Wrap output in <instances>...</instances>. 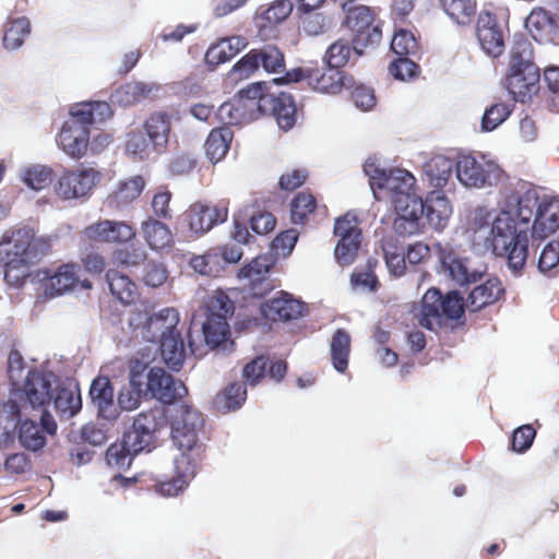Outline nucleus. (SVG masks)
<instances>
[{"label": "nucleus", "instance_id": "obj_5", "mask_svg": "<svg viewBox=\"0 0 559 559\" xmlns=\"http://www.w3.org/2000/svg\"><path fill=\"white\" fill-rule=\"evenodd\" d=\"M274 81L276 84L306 81L311 90L326 95H337L343 90L354 86V78L344 70L331 66L323 69L317 63L292 69Z\"/></svg>", "mask_w": 559, "mask_h": 559}, {"label": "nucleus", "instance_id": "obj_27", "mask_svg": "<svg viewBox=\"0 0 559 559\" xmlns=\"http://www.w3.org/2000/svg\"><path fill=\"white\" fill-rule=\"evenodd\" d=\"M265 115H272L282 130H290L297 120V107L288 93L269 94L264 97Z\"/></svg>", "mask_w": 559, "mask_h": 559}, {"label": "nucleus", "instance_id": "obj_35", "mask_svg": "<svg viewBox=\"0 0 559 559\" xmlns=\"http://www.w3.org/2000/svg\"><path fill=\"white\" fill-rule=\"evenodd\" d=\"M160 353L165 364L174 371H179L183 365L186 350L179 332L163 333Z\"/></svg>", "mask_w": 559, "mask_h": 559}, {"label": "nucleus", "instance_id": "obj_62", "mask_svg": "<svg viewBox=\"0 0 559 559\" xmlns=\"http://www.w3.org/2000/svg\"><path fill=\"white\" fill-rule=\"evenodd\" d=\"M53 177V171L47 166H34L24 173V182L34 190L47 188Z\"/></svg>", "mask_w": 559, "mask_h": 559}, {"label": "nucleus", "instance_id": "obj_30", "mask_svg": "<svg viewBox=\"0 0 559 559\" xmlns=\"http://www.w3.org/2000/svg\"><path fill=\"white\" fill-rule=\"evenodd\" d=\"M141 230L146 245L157 252L173 248L174 235L167 224L154 217H148L141 223Z\"/></svg>", "mask_w": 559, "mask_h": 559}, {"label": "nucleus", "instance_id": "obj_40", "mask_svg": "<svg viewBox=\"0 0 559 559\" xmlns=\"http://www.w3.org/2000/svg\"><path fill=\"white\" fill-rule=\"evenodd\" d=\"M352 338L344 329H337L331 338V361L336 371L343 373L348 367Z\"/></svg>", "mask_w": 559, "mask_h": 559}, {"label": "nucleus", "instance_id": "obj_33", "mask_svg": "<svg viewBox=\"0 0 559 559\" xmlns=\"http://www.w3.org/2000/svg\"><path fill=\"white\" fill-rule=\"evenodd\" d=\"M106 278L111 295L122 305H131L139 298L138 286L128 275L116 270H108Z\"/></svg>", "mask_w": 559, "mask_h": 559}, {"label": "nucleus", "instance_id": "obj_26", "mask_svg": "<svg viewBox=\"0 0 559 559\" xmlns=\"http://www.w3.org/2000/svg\"><path fill=\"white\" fill-rule=\"evenodd\" d=\"M171 129L173 120L167 111H154L145 119L143 130L154 153L163 154L167 151Z\"/></svg>", "mask_w": 559, "mask_h": 559}, {"label": "nucleus", "instance_id": "obj_7", "mask_svg": "<svg viewBox=\"0 0 559 559\" xmlns=\"http://www.w3.org/2000/svg\"><path fill=\"white\" fill-rule=\"evenodd\" d=\"M343 12L345 17L342 25L352 33L355 53L361 56L365 48L378 45L381 41L382 31L377 22L376 13L370 7L343 4Z\"/></svg>", "mask_w": 559, "mask_h": 559}, {"label": "nucleus", "instance_id": "obj_54", "mask_svg": "<svg viewBox=\"0 0 559 559\" xmlns=\"http://www.w3.org/2000/svg\"><path fill=\"white\" fill-rule=\"evenodd\" d=\"M126 152L141 160L147 159L153 152L150 139L145 131H132L128 134L126 141Z\"/></svg>", "mask_w": 559, "mask_h": 559}, {"label": "nucleus", "instance_id": "obj_18", "mask_svg": "<svg viewBox=\"0 0 559 559\" xmlns=\"http://www.w3.org/2000/svg\"><path fill=\"white\" fill-rule=\"evenodd\" d=\"M476 37L481 49L491 58H499L506 48L504 32L498 17L489 11H481L476 23Z\"/></svg>", "mask_w": 559, "mask_h": 559}, {"label": "nucleus", "instance_id": "obj_38", "mask_svg": "<svg viewBox=\"0 0 559 559\" xmlns=\"http://www.w3.org/2000/svg\"><path fill=\"white\" fill-rule=\"evenodd\" d=\"M453 167L454 164L451 158L444 155H436L425 164L424 173L430 186L442 189L451 178Z\"/></svg>", "mask_w": 559, "mask_h": 559}, {"label": "nucleus", "instance_id": "obj_14", "mask_svg": "<svg viewBox=\"0 0 559 559\" xmlns=\"http://www.w3.org/2000/svg\"><path fill=\"white\" fill-rule=\"evenodd\" d=\"M273 261L267 255H258L251 262L242 266L238 272V278L248 283L245 289L253 298H262L274 289V283L270 277Z\"/></svg>", "mask_w": 559, "mask_h": 559}, {"label": "nucleus", "instance_id": "obj_61", "mask_svg": "<svg viewBox=\"0 0 559 559\" xmlns=\"http://www.w3.org/2000/svg\"><path fill=\"white\" fill-rule=\"evenodd\" d=\"M260 69L254 48L242 56L231 68L230 75L235 80H246Z\"/></svg>", "mask_w": 559, "mask_h": 559}, {"label": "nucleus", "instance_id": "obj_15", "mask_svg": "<svg viewBox=\"0 0 559 559\" xmlns=\"http://www.w3.org/2000/svg\"><path fill=\"white\" fill-rule=\"evenodd\" d=\"M381 188L378 193L389 198L394 207L411 205L415 200H423L415 193V177L407 170H390L388 177L380 178Z\"/></svg>", "mask_w": 559, "mask_h": 559}, {"label": "nucleus", "instance_id": "obj_25", "mask_svg": "<svg viewBox=\"0 0 559 559\" xmlns=\"http://www.w3.org/2000/svg\"><path fill=\"white\" fill-rule=\"evenodd\" d=\"M559 229V198L544 195L536 210L532 236L544 240Z\"/></svg>", "mask_w": 559, "mask_h": 559}, {"label": "nucleus", "instance_id": "obj_55", "mask_svg": "<svg viewBox=\"0 0 559 559\" xmlns=\"http://www.w3.org/2000/svg\"><path fill=\"white\" fill-rule=\"evenodd\" d=\"M114 259L126 266H140L147 260V252L141 245L130 243L114 252Z\"/></svg>", "mask_w": 559, "mask_h": 559}, {"label": "nucleus", "instance_id": "obj_28", "mask_svg": "<svg viewBox=\"0 0 559 559\" xmlns=\"http://www.w3.org/2000/svg\"><path fill=\"white\" fill-rule=\"evenodd\" d=\"M441 263L448 275L460 286H468L480 281L485 271L473 269L471 261L460 258L454 252H443Z\"/></svg>", "mask_w": 559, "mask_h": 559}, {"label": "nucleus", "instance_id": "obj_21", "mask_svg": "<svg viewBox=\"0 0 559 559\" xmlns=\"http://www.w3.org/2000/svg\"><path fill=\"white\" fill-rule=\"evenodd\" d=\"M261 314L264 319L273 322H289L301 318L307 311V305L293 295L281 292L261 304Z\"/></svg>", "mask_w": 559, "mask_h": 559}, {"label": "nucleus", "instance_id": "obj_45", "mask_svg": "<svg viewBox=\"0 0 559 559\" xmlns=\"http://www.w3.org/2000/svg\"><path fill=\"white\" fill-rule=\"evenodd\" d=\"M31 33V23L26 17L9 20L2 38L3 46L9 50L20 48Z\"/></svg>", "mask_w": 559, "mask_h": 559}, {"label": "nucleus", "instance_id": "obj_57", "mask_svg": "<svg viewBox=\"0 0 559 559\" xmlns=\"http://www.w3.org/2000/svg\"><path fill=\"white\" fill-rule=\"evenodd\" d=\"M206 309L207 314H217L228 319L234 314L235 304L225 292L217 289L209 297Z\"/></svg>", "mask_w": 559, "mask_h": 559}, {"label": "nucleus", "instance_id": "obj_16", "mask_svg": "<svg viewBox=\"0 0 559 559\" xmlns=\"http://www.w3.org/2000/svg\"><path fill=\"white\" fill-rule=\"evenodd\" d=\"M83 235L91 242L127 243L135 238L136 230L124 221L99 219L86 226Z\"/></svg>", "mask_w": 559, "mask_h": 559}, {"label": "nucleus", "instance_id": "obj_59", "mask_svg": "<svg viewBox=\"0 0 559 559\" xmlns=\"http://www.w3.org/2000/svg\"><path fill=\"white\" fill-rule=\"evenodd\" d=\"M143 265L141 280L146 286L159 287L166 283L168 271L164 263L147 259Z\"/></svg>", "mask_w": 559, "mask_h": 559}, {"label": "nucleus", "instance_id": "obj_20", "mask_svg": "<svg viewBox=\"0 0 559 559\" xmlns=\"http://www.w3.org/2000/svg\"><path fill=\"white\" fill-rule=\"evenodd\" d=\"M81 266L76 263H63L59 265L53 272L45 270L44 286L47 296H60L70 292L81 283L82 287L91 288L92 284L87 280L80 281Z\"/></svg>", "mask_w": 559, "mask_h": 559}, {"label": "nucleus", "instance_id": "obj_37", "mask_svg": "<svg viewBox=\"0 0 559 559\" xmlns=\"http://www.w3.org/2000/svg\"><path fill=\"white\" fill-rule=\"evenodd\" d=\"M53 404L56 411L61 416H74L82 408V400L79 385L73 383L59 385L56 389Z\"/></svg>", "mask_w": 559, "mask_h": 559}, {"label": "nucleus", "instance_id": "obj_12", "mask_svg": "<svg viewBox=\"0 0 559 559\" xmlns=\"http://www.w3.org/2000/svg\"><path fill=\"white\" fill-rule=\"evenodd\" d=\"M525 28L539 44L559 45V10L542 5L532 8L525 19Z\"/></svg>", "mask_w": 559, "mask_h": 559}, {"label": "nucleus", "instance_id": "obj_31", "mask_svg": "<svg viewBox=\"0 0 559 559\" xmlns=\"http://www.w3.org/2000/svg\"><path fill=\"white\" fill-rule=\"evenodd\" d=\"M423 203L428 224L436 230H442L452 214L449 200L440 191H431Z\"/></svg>", "mask_w": 559, "mask_h": 559}, {"label": "nucleus", "instance_id": "obj_41", "mask_svg": "<svg viewBox=\"0 0 559 559\" xmlns=\"http://www.w3.org/2000/svg\"><path fill=\"white\" fill-rule=\"evenodd\" d=\"M293 4L288 0H276L257 16L259 33L272 28L285 21L292 13Z\"/></svg>", "mask_w": 559, "mask_h": 559}, {"label": "nucleus", "instance_id": "obj_4", "mask_svg": "<svg viewBox=\"0 0 559 559\" xmlns=\"http://www.w3.org/2000/svg\"><path fill=\"white\" fill-rule=\"evenodd\" d=\"M204 417L190 404L182 403L171 423V440L180 451L178 456H186L190 462L200 464L205 456V444L200 441L199 433L204 428Z\"/></svg>", "mask_w": 559, "mask_h": 559}, {"label": "nucleus", "instance_id": "obj_24", "mask_svg": "<svg viewBox=\"0 0 559 559\" xmlns=\"http://www.w3.org/2000/svg\"><path fill=\"white\" fill-rule=\"evenodd\" d=\"M174 464V477L166 480H156L153 485V489L163 497H176L182 492L201 466L190 462L186 456H176Z\"/></svg>", "mask_w": 559, "mask_h": 559}, {"label": "nucleus", "instance_id": "obj_44", "mask_svg": "<svg viewBox=\"0 0 559 559\" xmlns=\"http://www.w3.org/2000/svg\"><path fill=\"white\" fill-rule=\"evenodd\" d=\"M70 114L73 117H80L86 124L92 127L95 122H102L111 117L112 111L106 102H90L72 108Z\"/></svg>", "mask_w": 559, "mask_h": 559}, {"label": "nucleus", "instance_id": "obj_43", "mask_svg": "<svg viewBox=\"0 0 559 559\" xmlns=\"http://www.w3.org/2000/svg\"><path fill=\"white\" fill-rule=\"evenodd\" d=\"M445 13L457 24H469L476 14V0H440Z\"/></svg>", "mask_w": 559, "mask_h": 559}, {"label": "nucleus", "instance_id": "obj_47", "mask_svg": "<svg viewBox=\"0 0 559 559\" xmlns=\"http://www.w3.org/2000/svg\"><path fill=\"white\" fill-rule=\"evenodd\" d=\"M318 207L316 197L307 191L298 192L290 202V219L294 224H305Z\"/></svg>", "mask_w": 559, "mask_h": 559}, {"label": "nucleus", "instance_id": "obj_23", "mask_svg": "<svg viewBox=\"0 0 559 559\" xmlns=\"http://www.w3.org/2000/svg\"><path fill=\"white\" fill-rule=\"evenodd\" d=\"M88 394L93 406L97 409L98 417L109 421L119 417L120 412L116 404L115 389L108 377H96L91 383Z\"/></svg>", "mask_w": 559, "mask_h": 559}, {"label": "nucleus", "instance_id": "obj_2", "mask_svg": "<svg viewBox=\"0 0 559 559\" xmlns=\"http://www.w3.org/2000/svg\"><path fill=\"white\" fill-rule=\"evenodd\" d=\"M503 296L504 288L497 277L476 285L465 302L456 290L442 295L438 288L432 287L421 298L418 323L427 330L437 331L447 326L450 321L460 320L464 316L465 307L471 311H479L496 304Z\"/></svg>", "mask_w": 559, "mask_h": 559}, {"label": "nucleus", "instance_id": "obj_10", "mask_svg": "<svg viewBox=\"0 0 559 559\" xmlns=\"http://www.w3.org/2000/svg\"><path fill=\"white\" fill-rule=\"evenodd\" d=\"M102 175L94 168L66 169L55 185L56 194L62 200L88 198Z\"/></svg>", "mask_w": 559, "mask_h": 559}, {"label": "nucleus", "instance_id": "obj_63", "mask_svg": "<svg viewBox=\"0 0 559 559\" xmlns=\"http://www.w3.org/2000/svg\"><path fill=\"white\" fill-rule=\"evenodd\" d=\"M234 104L236 105L237 110L246 122H250L265 115L264 110V97L260 98L258 103L252 100H247L243 96L235 95L233 97Z\"/></svg>", "mask_w": 559, "mask_h": 559}, {"label": "nucleus", "instance_id": "obj_22", "mask_svg": "<svg viewBox=\"0 0 559 559\" xmlns=\"http://www.w3.org/2000/svg\"><path fill=\"white\" fill-rule=\"evenodd\" d=\"M57 424L53 417L44 411L40 415V421L31 419L21 421L19 428V439L21 444L29 451H38L46 445V436L55 435Z\"/></svg>", "mask_w": 559, "mask_h": 559}, {"label": "nucleus", "instance_id": "obj_39", "mask_svg": "<svg viewBox=\"0 0 559 559\" xmlns=\"http://www.w3.org/2000/svg\"><path fill=\"white\" fill-rule=\"evenodd\" d=\"M259 67L269 74H283L286 71V60L283 50L273 44H265L254 48Z\"/></svg>", "mask_w": 559, "mask_h": 559}, {"label": "nucleus", "instance_id": "obj_8", "mask_svg": "<svg viewBox=\"0 0 559 559\" xmlns=\"http://www.w3.org/2000/svg\"><path fill=\"white\" fill-rule=\"evenodd\" d=\"M456 177L459 181L468 188H484L491 186L503 175L498 165L477 159L472 154H463L455 163Z\"/></svg>", "mask_w": 559, "mask_h": 559}, {"label": "nucleus", "instance_id": "obj_6", "mask_svg": "<svg viewBox=\"0 0 559 559\" xmlns=\"http://www.w3.org/2000/svg\"><path fill=\"white\" fill-rule=\"evenodd\" d=\"M50 250V238L36 237L32 229L8 230L0 240V263L4 259L39 262Z\"/></svg>", "mask_w": 559, "mask_h": 559}, {"label": "nucleus", "instance_id": "obj_60", "mask_svg": "<svg viewBox=\"0 0 559 559\" xmlns=\"http://www.w3.org/2000/svg\"><path fill=\"white\" fill-rule=\"evenodd\" d=\"M391 49L400 57L412 56L417 53L418 43L412 32L400 29L391 40Z\"/></svg>", "mask_w": 559, "mask_h": 559}, {"label": "nucleus", "instance_id": "obj_50", "mask_svg": "<svg viewBox=\"0 0 559 559\" xmlns=\"http://www.w3.org/2000/svg\"><path fill=\"white\" fill-rule=\"evenodd\" d=\"M352 52H355L353 43L345 38H338L328 47L323 61L326 66L342 70L348 63Z\"/></svg>", "mask_w": 559, "mask_h": 559}, {"label": "nucleus", "instance_id": "obj_53", "mask_svg": "<svg viewBox=\"0 0 559 559\" xmlns=\"http://www.w3.org/2000/svg\"><path fill=\"white\" fill-rule=\"evenodd\" d=\"M136 454L126 444L123 440L121 442L112 443L106 451L107 464L118 469L129 468L133 457Z\"/></svg>", "mask_w": 559, "mask_h": 559}, {"label": "nucleus", "instance_id": "obj_1", "mask_svg": "<svg viewBox=\"0 0 559 559\" xmlns=\"http://www.w3.org/2000/svg\"><path fill=\"white\" fill-rule=\"evenodd\" d=\"M540 197L535 190L519 194L513 189L503 192L501 211L492 222L491 231L485 239V247L497 257L507 258L509 267L520 273L528 257V237L526 230L516 229L515 217L527 225L535 217Z\"/></svg>", "mask_w": 559, "mask_h": 559}, {"label": "nucleus", "instance_id": "obj_19", "mask_svg": "<svg viewBox=\"0 0 559 559\" xmlns=\"http://www.w3.org/2000/svg\"><path fill=\"white\" fill-rule=\"evenodd\" d=\"M91 127L80 117L66 121L58 134V143L62 151L72 158H82L88 148Z\"/></svg>", "mask_w": 559, "mask_h": 559}, {"label": "nucleus", "instance_id": "obj_29", "mask_svg": "<svg viewBox=\"0 0 559 559\" xmlns=\"http://www.w3.org/2000/svg\"><path fill=\"white\" fill-rule=\"evenodd\" d=\"M396 217L393 221V229L400 236H413L420 234L424 228V203L415 200L411 205L394 207Z\"/></svg>", "mask_w": 559, "mask_h": 559}, {"label": "nucleus", "instance_id": "obj_3", "mask_svg": "<svg viewBox=\"0 0 559 559\" xmlns=\"http://www.w3.org/2000/svg\"><path fill=\"white\" fill-rule=\"evenodd\" d=\"M502 85L513 100L522 104L537 95L540 71L535 62L534 46L527 38L521 37L512 43Z\"/></svg>", "mask_w": 559, "mask_h": 559}, {"label": "nucleus", "instance_id": "obj_51", "mask_svg": "<svg viewBox=\"0 0 559 559\" xmlns=\"http://www.w3.org/2000/svg\"><path fill=\"white\" fill-rule=\"evenodd\" d=\"M247 396L246 385L239 382L230 383L216 397L217 404L226 411H234L241 406Z\"/></svg>", "mask_w": 559, "mask_h": 559}, {"label": "nucleus", "instance_id": "obj_13", "mask_svg": "<svg viewBox=\"0 0 559 559\" xmlns=\"http://www.w3.org/2000/svg\"><path fill=\"white\" fill-rule=\"evenodd\" d=\"M228 217V201L221 200L210 206L201 202L193 203L185 212V222L191 233L203 235L215 225L226 222Z\"/></svg>", "mask_w": 559, "mask_h": 559}, {"label": "nucleus", "instance_id": "obj_49", "mask_svg": "<svg viewBox=\"0 0 559 559\" xmlns=\"http://www.w3.org/2000/svg\"><path fill=\"white\" fill-rule=\"evenodd\" d=\"M165 424V413L162 407H153L147 411L141 412L133 420L132 426L138 431L144 435H151L155 437L157 432Z\"/></svg>", "mask_w": 559, "mask_h": 559}, {"label": "nucleus", "instance_id": "obj_42", "mask_svg": "<svg viewBox=\"0 0 559 559\" xmlns=\"http://www.w3.org/2000/svg\"><path fill=\"white\" fill-rule=\"evenodd\" d=\"M228 319L224 317H218L217 314H207L206 320L203 323V334L206 344L216 348L225 341H227L230 329L228 324Z\"/></svg>", "mask_w": 559, "mask_h": 559}, {"label": "nucleus", "instance_id": "obj_34", "mask_svg": "<svg viewBox=\"0 0 559 559\" xmlns=\"http://www.w3.org/2000/svg\"><path fill=\"white\" fill-rule=\"evenodd\" d=\"M234 132L229 127L214 128L209 133L204 143L205 154L211 163L216 164L227 155Z\"/></svg>", "mask_w": 559, "mask_h": 559}, {"label": "nucleus", "instance_id": "obj_56", "mask_svg": "<svg viewBox=\"0 0 559 559\" xmlns=\"http://www.w3.org/2000/svg\"><path fill=\"white\" fill-rule=\"evenodd\" d=\"M144 392H146L145 386L142 384L123 386L116 399V404L120 411H133L138 408L142 402V397Z\"/></svg>", "mask_w": 559, "mask_h": 559}, {"label": "nucleus", "instance_id": "obj_58", "mask_svg": "<svg viewBox=\"0 0 559 559\" xmlns=\"http://www.w3.org/2000/svg\"><path fill=\"white\" fill-rule=\"evenodd\" d=\"M512 112V107L506 103H496L487 108L481 119V128L492 131L504 122Z\"/></svg>", "mask_w": 559, "mask_h": 559}, {"label": "nucleus", "instance_id": "obj_64", "mask_svg": "<svg viewBox=\"0 0 559 559\" xmlns=\"http://www.w3.org/2000/svg\"><path fill=\"white\" fill-rule=\"evenodd\" d=\"M536 430L530 424L518 427L511 437V450L516 453L526 452L533 444Z\"/></svg>", "mask_w": 559, "mask_h": 559}, {"label": "nucleus", "instance_id": "obj_9", "mask_svg": "<svg viewBox=\"0 0 559 559\" xmlns=\"http://www.w3.org/2000/svg\"><path fill=\"white\" fill-rule=\"evenodd\" d=\"M334 234L340 238L334 250L336 261L343 266L353 264L362 240L357 216L348 212L336 218Z\"/></svg>", "mask_w": 559, "mask_h": 559}, {"label": "nucleus", "instance_id": "obj_32", "mask_svg": "<svg viewBox=\"0 0 559 559\" xmlns=\"http://www.w3.org/2000/svg\"><path fill=\"white\" fill-rule=\"evenodd\" d=\"M135 318L130 319V325L135 329L143 326H155L156 329L162 331L163 333H176L177 324L179 322V313L175 308H165L162 309L158 313L154 316H148L145 312H136L134 313Z\"/></svg>", "mask_w": 559, "mask_h": 559}, {"label": "nucleus", "instance_id": "obj_11", "mask_svg": "<svg viewBox=\"0 0 559 559\" xmlns=\"http://www.w3.org/2000/svg\"><path fill=\"white\" fill-rule=\"evenodd\" d=\"M144 386L152 397L166 405L175 404L188 394L185 383L176 380L162 367L148 369Z\"/></svg>", "mask_w": 559, "mask_h": 559}, {"label": "nucleus", "instance_id": "obj_17", "mask_svg": "<svg viewBox=\"0 0 559 559\" xmlns=\"http://www.w3.org/2000/svg\"><path fill=\"white\" fill-rule=\"evenodd\" d=\"M23 407L27 405L33 409L46 411L52 401V383L50 376L38 370H29L23 386L16 391Z\"/></svg>", "mask_w": 559, "mask_h": 559}, {"label": "nucleus", "instance_id": "obj_48", "mask_svg": "<svg viewBox=\"0 0 559 559\" xmlns=\"http://www.w3.org/2000/svg\"><path fill=\"white\" fill-rule=\"evenodd\" d=\"M152 88L142 82H130L118 87L112 95L122 106H131L147 98Z\"/></svg>", "mask_w": 559, "mask_h": 559}, {"label": "nucleus", "instance_id": "obj_46", "mask_svg": "<svg viewBox=\"0 0 559 559\" xmlns=\"http://www.w3.org/2000/svg\"><path fill=\"white\" fill-rule=\"evenodd\" d=\"M36 262H29L27 260H7L0 263L3 267L4 281L8 285L13 287H22L26 280L31 276V266Z\"/></svg>", "mask_w": 559, "mask_h": 559}, {"label": "nucleus", "instance_id": "obj_36", "mask_svg": "<svg viewBox=\"0 0 559 559\" xmlns=\"http://www.w3.org/2000/svg\"><path fill=\"white\" fill-rule=\"evenodd\" d=\"M144 188V178L141 175L133 176L119 182L117 189L109 194L108 203L116 209L127 206L141 195Z\"/></svg>", "mask_w": 559, "mask_h": 559}, {"label": "nucleus", "instance_id": "obj_52", "mask_svg": "<svg viewBox=\"0 0 559 559\" xmlns=\"http://www.w3.org/2000/svg\"><path fill=\"white\" fill-rule=\"evenodd\" d=\"M189 264L197 273L206 276H216L222 270L219 254L216 250H210L201 255H193Z\"/></svg>", "mask_w": 559, "mask_h": 559}]
</instances>
